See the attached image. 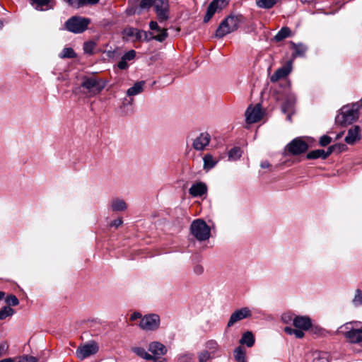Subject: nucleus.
<instances>
[{"label":"nucleus","mask_w":362,"mask_h":362,"mask_svg":"<svg viewBox=\"0 0 362 362\" xmlns=\"http://www.w3.org/2000/svg\"><path fill=\"white\" fill-rule=\"evenodd\" d=\"M149 27L152 31L151 33L140 30L134 28H127L124 30V33L127 37H134L135 40L139 41H150L151 40H156L162 42L168 37V34L167 29L161 28L158 26L157 22L151 21Z\"/></svg>","instance_id":"f257e3e1"},{"label":"nucleus","mask_w":362,"mask_h":362,"mask_svg":"<svg viewBox=\"0 0 362 362\" xmlns=\"http://www.w3.org/2000/svg\"><path fill=\"white\" fill-rule=\"evenodd\" d=\"M106 83L101 78L92 74L81 77V87L88 97H93L100 93L105 88Z\"/></svg>","instance_id":"f03ea898"},{"label":"nucleus","mask_w":362,"mask_h":362,"mask_svg":"<svg viewBox=\"0 0 362 362\" xmlns=\"http://www.w3.org/2000/svg\"><path fill=\"white\" fill-rule=\"evenodd\" d=\"M278 100H281L282 111L287 114V119L291 121V116L294 113V105L296 104V95L291 91L290 83H286V87L284 90L277 96Z\"/></svg>","instance_id":"7ed1b4c3"},{"label":"nucleus","mask_w":362,"mask_h":362,"mask_svg":"<svg viewBox=\"0 0 362 362\" xmlns=\"http://www.w3.org/2000/svg\"><path fill=\"white\" fill-rule=\"evenodd\" d=\"M360 107L358 103L344 106L336 118L337 122L346 126L356 121L359 117Z\"/></svg>","instance_id":"20e7f679"},{"label":"nucleus","mask_w":362,"mask_h":362,"mask_svg":"<svg viewBox=\"0 0 362 362\" xmlns=\"http://www.w3.org/2000/svg\"><path fill=\"white\" fill-rule=\"evenodd\" d=\"M241 16L230 15L225 18L216 31V36L221 38L225 35L236 30L241 22Z\"/></svg>","instance_id":"39448f33"},{"label":"nucleus","mask_w":362,"mask_h":362,"mask_svg":"<svg viewBox=\"0 0 362 362\" xmlns=\"http://www.w3.org/2000/svg\"><path fill=\"white\" fill-rule=\"evenodd\" d=\"M90 19L82 16H72L64 23V29L69 32L78 34L82 33L88 29L90 23Z\"/></svg>","instance_id":"423d86ee"},{"label":"nucleus","mask_w":362,"mask_h":362,"mask_svg":"<svg viewBox=\"0 0 362 362\" xmlns=\"http://www.w3.org/2000/svg\"><path fill=\"white\" fill-rule=\"evenodd\" d=\"M193 236L199 241L206 240L210 238L211 230L206 223L202 219H196L190 226Z\"/></svg>","instance_id":"0eeeda50"},{"label":"nucleus","mask_w":362,"mask_h":362,"mask_svg":"<svg viewBox=\"0 0 362 362\" xmlns=\"http://www.w3.org/2000/svg\"><path fill=\"white\" fill-rule=\"evenodd\" d=\"M230 0H213L209 5L206 15L204 17V22H209L216 12H220L226 8Z\"/></svg>","instance_id":"6e6552de"},{"label":"nucleus","mask_w":362,"mask_h":362,"mask_svg":"<svg viewBox=\"0 0 362 362\" xmlns=\"http://www.w3.org/2000/svg\"><path fill=\"white\" fill-rule=\"evenodd\" d=\"M98 350V344L94 341H91L89 343L79 346L76 349V355L80 360H83L95 354Z\"/></svg>","instance_id":"1a4fd4ad"},{"label":"nucleus","mask_w":362,"mask_h":362,"mask_svg":"<svg viewBox=\"0 0 362 362\" xmlns=\"http://www.w3.org/2000/svg\"><path fill=\"white\" fill-rule=\"evenodd\" d=\"M157 18L160 23L169 18L168 0H153V4Z\"/></svg>","instance_id":"9d476101"},{"label":"nucleus","mask_w":362,"mask_h":362,"mask_svg":"<svg viewBox=\"0 0 362 362\" xmlns=\"http://www.w3.org/2000/svg\"><path fill=\"white\" fill-rule=\"evenodd\" d=\"M160 317L158 315L152 314L144 316L140 321V327L146 331L156 330L158 328Z\"/></svg>","instance_id":"9b49d317"},{"label":"nucleus","mask_w":362,"mask_h":362,"mask_svg":"<svg viewBox=\"0 0 362 362\" xmlns=\"http://www.w3.org/2000/svg\"><path fill=\"white\" fill-rule=\"evenodd\" d=\"M308 148V144L301 138H296L286 146L287 151L292 155H299L305 152Z\"/></svg>","instance_id":"f8f14e48"},{"label":"nucleus","mask_w":362,"mask_h":362,"mask_svg":"<svg viewBox=\"0 0 362 362\" xmlns=\"http://www.w3.org/2000/svg\"><path fill=\"white\" fill-rule=\"evenodd\" d=\"M263 117L261 105L257 104L255 106H249L245 112V119L248 124H252L259 122Z\"/></svg>","instance_id":"ddd939ff"},{"label":"nucleus","mask_w":362,"mask_h":362,"mask_svg":"<svg viewBox=\"0 0 362 362\" xmlns=\"http://www.w3.org/2000/svg\"><path fill=\"white\" fill-rule=\"evenodd\" d=\"M293 62L287 61L285 64L279 68L270 77V81L273 83L278 81L281 78H286L292 71Z\"/></svg>","instance_id":"4468645a"},{"label":"nucleus","mask_w":362,"mask_h":362,"mask_svg":"<svg viewBox=\"0 0 362 362\" xmlns=\"http://www.w3.org/2000/svg\"><path fill=\"white\" fill-rule=\"evenodd\" d=\"M251 315V311L248 308H242L232 313L227 325L230 327L237 322L250 317Z\"/></svg>","instance_id":"2eb2a0df"},{"label":"nucleus","mask_w":362,"mask_h":362,"mask_svg":"<svg viewBox=\"0 0 362 362\" xmlns=\"http://www.w3.org/2000/svg\"><path fill=\"white\" fill-rule=\"evenodd\" d=\"M210 141V134L207 132H202L194 139L192 146L197 151H203L209 144Z\"/></svg>","instance_id":"dca6fc26"},{"label":"nucleus","mask_w":362,"mask_h":362,"mask_svg":"<svg viewBox=\"0 0 362 362\" xmlns=\"http://www.w3.org/2000/svg\"><path fill=\"white\" fill-rule=\"evenodd\" d=\"M32 6L39 11L53 9L56 5V0H30Z\"/></svg>","instance_id":"f3484780"},{"label":"nucleus","mask_w":362,"mask_h":362,"mask_svg":"<svg viewBox=\"0 0 362 362\" xmlns=\"http://www.w3.org/2000/svg\"><path fill=\"white\" fill-rule=\"evenodd\" d=\"M148 351L152 354L153 356H156L157 359H159L160 356H163L167 353L166 347L158 341H153L148 345Z\"/></svg>","instance_id":"a211bd4d"},{"label":"nucleus","mask_w":362,"mask_h":362,"mask_svg":"<svg viewBox=\"0 0 362 362\" xmlns=\"http://www.w3.org/2000/svg\"><path fill=\"white\" fill-rule=\"evenodd\" d=\"M293 324L296 328L305 331L308 330L312 326L310 319L305 316L295 317L293 320Z\"/></svg>","instance_id":"6ab92c4d"},{"label":"nucleus","mask_w":362,"mask_h":362,"mask_svg":"<svg viewBox=\"0 0 362 362\" xmlns=\"http://www.w3.org/2000/svg\"><path fill=\"white\" fill-rule=\"evenodd\" d=\"M345 337L353 344L362 342V329H351L344 333Z\"/></svg>","instance_id":"aec40b11"},{"label":"nucleus","mask_w":362,"mask_h":362,"mask_svg":"<svg viewBox=\"0 0 362 362\" xmlns=\"http://www.w3.org/2000/svg\"><path fill=\"white\" fill-rule=\"evenodd\" d=\"M361 129L358 126H354L348 130L345 141L348 144H354L357 140L361 139Z\"/></svg>","instance_id":"412c9836"},{"label":"nucleus","mask_w":362,"mask_h":362,"mask_svg":"<svg viewBox=\"0 0 362 362\" xmlns=\"http://www.w3.org/2000/svg\"><path fill=\"white\" fill-rule=\"evenodd\" d=\"M207 188L204 183L197 182L191 186L189 193L194 197H201L206 192Z\"/></svg>","instance_id":"4be33fe9"},{"label":"nucleus","mask_w":362,"mask_h":362,"mask_svg":"<svg viewBox=\"0 0 362 362\" xmlns=\"http://www.w3.org/2000/svg\"><path fill=\"white\" fill-rule=\"evenodd\" d=\"M131 351L137 356L146 361H156L157 359L156 356H153L148 354L143 347L134 346L131 348Z\"/></svg>","instance_id":"5701e85b"},{"label":"nucleus","mask_w":362,"mask_h":362,"mask_svg":"<svg viewBox=\"0 0 362 362\" xmlns=\"http://www.w3.org/2000/svg\"><path fill=\"white\" fill-rule=\"evenodd\" d=\"M206 350L208 351L213 357L219 356L221 348L218 343L214 340H209L206 343Z\"/></svg>","instance_id":"b1692460"},{"label":"nucleus","mask_w":362,"mask_h":362,"mask_svg":"<svg viewBox=\"0 0 362 362\" xmlns=\"http://www.w3.org/2000/svg\"><path fill=\"white\" fill-rule=\"evenodd\" d=\"M291 45L294 51L293 54V57H303L305 55L308 49L305 45L302 43L296 44L293 42H291Z\"/></svg>","instance_id":"393cba45"},{"label":"nucleus","mask_w":362,"mask_h":362,"mask_svg":"<svg viewBox=\"0 0 362 362\" xmlns=\"http://www.w3.org/2000/svg\"><path fill=\"white\" fill-rule=\"evenodd\" d=\"M144 81H139L134 84V86L129 88L127 94L128 96H134L141 93L144 90Z\"/></svg>","instance_id":"a878e982"},{"label":"nucleus","mask_w":362,"mask_h":362,"mask_svg":"<svg viewBox=\"0 0 362 362\" xmlns=\"http://www.w3.org/2000/svg\"><path fill=\"white\" fill-rule=\"evenodd\" d=\"M204 166L203 168L205 170H209L215 167L218 160L214 158L212 155L207 153L203 158Z\"/></svg>","instance_id":"bb28decb"},{"label":"nucleus","mask_w":362,"mask_h":362,"mask_svg":"<svg viewBox=\"0 0 362 362\" xmlns=\"http://www.w3.org/2000/svg\"><path fill=\"white\" fill-rule=\"evenodd\" d=\"M111 208L114 211H122L127 209V204L123 199L116 198L112 199Z\"/></svg>","instance_id":"cd10ccee"},{"label":"nucleus","mask_w":362,"mask_h":362,"mask_svg":"<svg viewBox=\"0 0 362 362\" xmlns=\"http://www.w3.org/2000/svg\"><path fill=\"white\" fill-rule=\"evenodd\" d=\"M241 344H246L247 347H252L255 343V338L251 332H247L243 334L240 340Z\"/></svg>","instance_id":"c85d7f7f"},{"label":"nucleus","mask_w":362,"mask_h":362,"mask_svg":"<svg viewBox=\"0 0 362 362\" xmlns=\"http://www.w3.org/2000/svg\"><path fill=\"white\" fill-rule=\"evenodd\" d=\"M291 29L288 27H283L274 36V40L276 42H281L285 38L291 35Z\"/></svg>","instance_id":"c756f323"},{"label":"nucleus","mask_w":362,"mask_h":362,"mask_svg":"<svg viewBox=\"0 0 362 362\" xmlns=\"http://www.w3.org/2000/svg\"><path fill=\"white\" fill-rule=\"evenodd\" d=\"M277 0H255L256 5L258 8L264 9H270L276 4Z\"/></svg>","instance_id":"7c9ffc66"},{"label":"nucleus","mask_w":362,"mask_h":362,"mask_svg":"<svg viewBox=\"0 0 362 362\" xmlns=\"http://www.w3.org/2000/svg\"><path fill=\"white\" fill-rule=\"evenodd\" d=\"M308 159H317L322 158V159L326 158L325 151L322 149H317L309 152L306 156Z\"/></svg>","instance_id":"2f4dec72"},{"label":"nucleus","mask_w":362,"mask_h":362,"mask_svg":"<svg viewBox=\"0 0 362 362\" xmlns=\"http://www.w3.org/2000/svg\"><path fill=\"white\" fill-rule=\"evenodd\" d=\"M245 351L241 346H238L234 351V357L238 362H246Z\"/></svg>","instance_id":"473e14b6"},{"label":"nucleus","mask_w":362,"mask_h":362,"mask_svg":"<svg viewBox=\"0 0 362 362\" xmlns=\"http://www.w3.org/2000/svg\"><path fill=\"white\" fill-rule=\"evenodd\" d=\"M61 59H73L76 57V54L74 50L71 47H65L62 49L61 53L59 54Z\"/></svg>","instance_id":"72a5a7b5"},{"label":"nucleus","mask_w":362,"mask_h":362,"mask_svg":"<svg viewBox=\"0 0 362 362\" xmlns=\"http://www.w3.org/2000/svg\"><path fill=\"white\" fill-rule=\"evenodd\" d=\"M284 331L286 333L288 334H293L298 339L303 338L304 337V331L300 329H293L291 327H286L284 328Z\"/></svg>","instance_id":"f704fd0d"},{"label":"nucleus","mask_w":362,"mask_h":362,"mask_svg":"<svg viewBox=\"0 0 362 362\" xmlns=\"http://www.w3.org/2000/svg\"><path fill=\"white\" fill-rule=\"evenodd\" d=\"M14 314V310L9 306H4L0 309V320H4Z\"/></svg>","instance_id":"c9c22d12"},{"label":"nucleus","mask_w":362,"mask_h":362,"mask_svg":"<svg viewBox=\"0 0 362 362\" xmlns=\"http://www.w3.org/2000/svg\"><path fill=\"white\" fill-rule=\"evenodd\" d=\"M242 155V151L240 147H234L228 152V157L231 160H238Z\"/></svg>","instance_id":"e433bc0d"},{"label":"nucleus","mask_w":362,"mask_h":362,"mask_svg":"<svg viewBox=\"0 0 362 362\" xmlns=\"http://www.w3.org/2000/svg\"><path fill=\"white\" fill-rule=\"evenodd\" d=\"M69 6L74 8H79L86 5V0H63Z\"/></svg>","instance_id":"4c0bfd02"},{"label":"nucleus","mask_w":362,"mask_h":362,"mask_svg":"<svg viewBox=\"0 0 362 362\" xmlns=\"http://www.w3.org/2000/svg\"><path fill=\"white\" fill-rule=\"evenodd\" d=\"M97 44L94 41H88L83 44L84 52L88 54H93V50L95 48Z\"/></svg>","instance_id":"58836bf2"},{"label":"nucleus","mask_w":362,"mask_h":362,"mask_svg":"<svg viewBox=\"0 0 362 362\" xmlns=\"http://www.w3.org/2000/svg\"><path fill=\"white\" fill-rule=\"evenodd\" d=\"M5 302L8 305V306H16L19 304V300L18 298L13 295L10 294L6 296L5 298Z\"/></svg>","instance_id":"ea45409f"},{"label":"nucleus","mask_w":362,"mask_h":362,"mask_svg":"<svg viewBox=\"0 0 362 362\" xmlns=\"http://www.w3.org/2000/svg\"><path fill=\"white\" fill-rule=\"evenodd\" d=\"M214 358L206 349L198 354L199 362H206L209 359Z\"/></svg>","instance_id":"a19ab883"},{"label":"nucleus","mask_w":362,"mask_h":362,"mask_svg":"<svg viewBox=\"0 0 362 362\" xmlns=\"http://www.w3.org/2000/svg\"><path fill=\"white\" fill-rule=\"evenodd\" d=\"M353 304L355 306H359L362 305V291L357 289L356 291L355 296L353 299Z\"/></svg>","instance_id":"79ce46f5"},{"label":"nucleus","mask_w":362,"mask_h":362,"mask_svg":"<svg viewBox=\"0 0 362 362\" xmlns=\"http://www.w3.org/2000/svg\"><path fill=\"white\" fill-rule=\"evenodd\" d=\"M153 4V0H141L139 4V9H149Z\"/></svg>","instance_id":"37998d69"},{"label":"nucleus","mask_w":362,"mask_h":362,"mask_svg":"<svg viewBox=\"0 0 362 362\" xmlns=\"http://www.w3.org/2000/svg\"><path fill=\"white\" fill-rule=\"evenodd\" d=\"M136 57V52L133 49L129 50L126 52L122 57L124 58V60L131 61L134 59Z\"/></svg>","instance_id":"c03bdc74"},{"label":"nucleus","mask_w":362,"mask_h":362,"mask_svg":"<svg viewBox=\"0 0 362 362\" xmlns=\"http://www.w3.org/2000/svg\"><path fill=\"white\" fill-rule=\"evenodd\" d=\"M331 141H332V139L330 136L324 135V136H321V138L320 139V144L322 146H326L328 144H329L331 143Z\"/></svg>","instance_id":"a18cd8bd"},{"label":"nucleus","mask_w":362,"mask_h":362,"mask_svg":"<svg viewBox=\"0 0 362 362\" xmlns=\"http://www.w3.org/2000/svg\"><path fill=\"white\" fill-rule=\"evenodd\" d=\"M192 359V356L189 354H185L179 357L180 362H190Z\"/></svg>","instance_id":"49530a36"},{"label":"nucleus","mask_w":362,"mask_h":362,"mask_svg":"<svg viewBox=\"0 0 362 362\" xmlns=\"http://www.w3.org/2000/svg\"><path fill=\"white\" fill-rule=\"evenodd\" d=\"M117 66L119 69H122V70L126 69L128 67L127 61L124 60V58L122 57L117 64Z\"/></svg>","instance_id":"de8ad7c7"},{"label":"nucleus","mask_w":362,"mask_h":362,"mask_svg":"<svg viewBox=\"0 0 362 362\" xmlns=\"http://www.w3.org/2000/svg\"><path fill=\"white\" fill-rule=\"evenodd\" d=\"M122 224V218H117V219H115L113 221H112L110 224V226L111 227H115V228H117L119 227V226H121Z\"/></svg>","instance_id":"09e8293b"},{"label":"nucleus","mask_w":362,"mask_h":362,"mask_svg":"<svg viewBox=\"0 0 362 362\" xmlns=\"http://www.w3.org/2000/svg\"><path fill=\"white\" fill-rule=\"evenodd\" d=\"M194 271L197 274H201L204 271V268L201 265H197L194 267Z\"/></svg>","instance_id":"8fccbe9b"},{"label":"nucleus","mask_w":362,"mask_h":362,"mask_svg":"<svg viewBox=\"0 0 362 362\" xmlns=\"http://www.w3.org/2000/svg\"><path fill=\"white\" fill-rule=\"evenodd\" d=\"M141 314L140 313H138V312H135L134 313L131 317H130V320L132 321H134L139 318H141Z\"/></svg>","instance_id":"3c124183"},{"label":"nucleus","mask_w":362,"mask_h":362,"mask_svg":"<svg viewBox=\"0 0 362 362\" xmlns=\"http://www.w3.org/2000/svg\"><path fill=\"white\" fill-rule=\"evenodd\" d=\"M337 146V145H334L328 148L327 151H325L326 158L334 151Z\"/></svg>","instance_id":"603ef678"},{"label":"nucleus","mask_w":362,"mask_h":362,"mask_svg":"<svg viewBox=\"0 0 362 362\" xmlns=\"http://www.w3.org/2000/svg\"><path fill=\"white\" fill-rule=\"evenodd\" d=\"M260 166L262 168H268L270 166V164L267 161H262L260 164Z\"/></svg>","instance_id":"864d4df0"},{"label":"nucleus","mask_w":362,"mask_h":362,"mask_svg":"<svg viewBox=\"0 0 362 362\" xmlns=\"http://www.w3.org/2000/svg\"><path fill=\"white\" fill-rule=\"evenodd\" d=\"M6 352L5 346L4 344H0V357L4 355Z\"/></svg>","instance_id":"5fc2aeb1"},{"label":"nucleus","mask_w":362,"mask_h":362,"mask_svg":"<svg viewBox=\"0 0 362 362\" xmlns=\"http://www.w3.org/2000/svg\"><path fill=\"white\" fill-rule=\"evenodd\" d=\"M99 0H86V4H95L98 3Z\"/></svg>","instance_id":"6e6d98bb"},{"label":"nucleus","mask_w":362,"mask_h":362,"mask_svg":"<svg viewBox=\"0 0 362 362\" xmlns=\"http://www.w3.org/2000/svg\"><path fill=\"white\" fill-rule=\"evenodd\" d=\"M282 320H283L285 322H288V321L291 320V317H290L288 315H284L282 316Z\"/></svg>","instance_id":"4d7b16f0"},{"label":"nucleus","mask_w":362,"mask_h":362,"mask_svg":"<svg viewBox=\"0 0 362 362\" xmlns=\"http://www.w3.org/2000/svg\"><path fill=\"white\" fill-rule=\"evenodd\" d=\"M320 360H322L323 362H328V360L327 358H315L314 362H319Z\"/></svg>","instance_id":"13d9d810"},{"label":"nucleus","mask_w":362,"mask_h":362,"mask_svg":"<svg viewBox=\"0 0 362 362\" xmlns=\"http://www.w3.org/2000/svg\"><path fill=\"white\" fill-rule=\"evenodd\" d=\"M0 362H13V360L11 358L1 360Z\"/></svg>","instance_id":"bf43d9fd"},{"label":"nucleus","mask_w":362,"mask_h":362,"mask_svg":"<svg viewBox=\"0 0 362 362\" xmlns=\"http://www.w3.org/2000/svg\"><path fill=\"white\" fill-rule=\"evenodd\" d=\"M5 297V293L4 291H0V300H2Z\"/></svg>","instance_id":"052dcab7"},{"label":"nucleus","mask_w":362,"mask_h":362,"mask_svg":"<svg viewBox=\"0 0 362 362\" xmlns=\"http://www.w3.org/2000/svg\"><path fill=\"white\" fill-rule=\"evenodd\" d=\"M132 102H133V99H132V98H131V99H130V101H129V103L130 104H132Z\"/></svg>","instance_id":"680f3d73"},{"label":"nucleus","mask_w":362,"mask_h":362,"mask_svg":"<svg viewBox=\"0 0 362 362\" xmlns=\"http://www.w3.org/2000/svg\"><path fill=\"white\" fill-rule=\"evenodd\" d=\"M158 359H156V361H154L155 362H160L159 361H158Z\"/></svg>","instance_id":"e2e57ef3"},{"label":"nucleus","mask_w":362,"mask_h":362,"mask_svg":"<svg viewBox=\"0 0 362 362\" xmlns=\"http://www.w3.org/2000/svg\"><path fill=\"white\" fill-rule=\"evenodd\" d=\"M1 26H2V23H0V27H1Z\"/></svg>","instance_id":"0e129e2a"}]
</instances>
